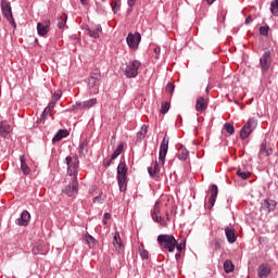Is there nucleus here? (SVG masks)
<instances>
[{
    "instance_id": "13",
    "label": "nucleus",
    "mask_w": 278,
    "mask_h": 278,
    "mask_svg": "<svg viewBox=\"0 0 278 278\" xmlns=\"http://www.w3.org/2000/svg\"><path fill=\"white\" fill-rule=\"evenodd\" d=\"M100 81H101V70L93 68L88 78L89 88H94V86H99Z\"/></svg>"
},
{
    "instance_id": "28",
    "label": "nucleus",
    "mask_w": 278,
    "mask_h": 278,
    "mask_svg": "<svg viewBox=\"0 0 278 278\" xmlns=\"http://www.w3.org/2000/svg\"><path fill=\"white\" fill-rule=\"evenodd\" d=\"M148 173L152 178H155L157 175H160V165L157 164V161L154 162V167H148Z\"/></svg>"
},
{
    "instance_id": "53",
    "label": "nucleus",
    "mask_w": 278,
    "mask_h": 278,
    "mask_svg": "<svg viewBox=\"0 0 278 278\" xmlns=\"http://www.w3.org/2000/svg\"><path fill=\"white\" fill-rule=\"evenodd\" d=\"M93 203H101V194L93 198Z\"/></svg>"
},
{
    "instance_id": "56",
    "label": "nucleus",
    "mask_w": 278,
    "mask_h": 278,
    "mask_svg": "<svg viewBox=\"0 0 278 278\" xmlns=\"http://www.w3.org/2000/svg\"><path fill=\"white\" fill-rule=\"evenodd\" d=\"M151 216H152V220H154V223H157V214L155 213H151Z\"/></svg>"
},
{
    "instance_id": "20",
    "label": "nucleus",
    "mask_w": 278,
    "mask_h": 278,
    "mask_svg": "<svg viewBox=\"0 0 278 278\" xmlns=\"http://www.w3.org/2000/svg\"><path fill=\"white\" fill-rule=\"evenodd\" d=\"M207 99L203 98V97H199L195 101V110L198 112H205L207 110Z\"/></svg>"
},
{
    "instance_id": "17",
    "label": "nucleus",
    "mask_w": 278,
    "mask_h": 278,
    "mask_svg": "<svg viewBox=\"0 0 278 278\" xmlns=\"http://www.w3.org/2000/svg\"><path fill=\"white\" fill-rule=\"evenodd\" d=\"M87 35L90 36V38H100V34L103 31V27H101V24H98L96 28H90L89 26L85 27Z\"/></svg>"
},
{
    "instance_id": "54",
    "label": "nucleus",
    "mask_w": 278,
    "mask_h": 278,
    "mask_svg": "<svg viewBox=\"0 0 278 278\" xmlns=\"http://www.w3.org/2000/svg\"><path fill=\"white\" fill-rule=\"evenodd\" d=\"M175 260L179 262L181 260V252L175 254Z\"/></svg>"
},
{
    "instance_id": "23",
    "label": "nucleus",
    "mask_w": 278,
    "mask_h": 278,
    "mask_svg": "<svg viewBox=\"0 0 278 278\" xmlns=\"http://www.w3.org/2000/svg\"><path fill=\"white\" fill-rule=\"evenodd\" d=\"M68 136H71V132L67 129H60L52 138V142H60V140L68 138Z\"/></svg>"
},
{
    "instance_id": "29",
    "label": "nucleus",
    "mask_w": 278,
    "mask_h": 278,
    "mask_svg": "<svg viewBox=\"0 0 278 278\" xmlns=\"http://www.w3.org/2000/svg\"><path fill=\"white\" fill-rule=\"evenodd\" d=\"M147 125L143 124L141 126V129L137 132V142H141V140H144V138L147 137Z\"/></svg>"
},
{
    "instance_id": "25",
    "label": "nucleus",
    "mask_w": 278,
    "mask_h": 278,
    "mask_svg": "<svg viewBox=\"0 0 278 278\" xmlns=\"http://www.w3.org/2000/svg\"><path fill=\"white\" fill-rule=\"evenodd\" d=\"M273 155V149H267L266 143H262L258 152V157H270Z\"/></svg>"
},
{
    "instance_id": "4",
    "label": "nucleus",
    "mask_w": 278,
    "mask_h": 278,
    "mask_svg": "<svg viewBox=\"0 0 278 278\" xmlns=\"http://www.w3.org/2000/svg\"><path fill=\"white\" fill-rule=\"evenodd\" d=\"M140 66H142V63H140L138 60L126 63L124 68L125 77H127V79H136V77H138Z\"/></svg>"
},
{
    "instance_id": "11",
    "label": "nucleus",
    "mask_w": 278,
    "mask_h": 278,
    "mask_svg": "<svg viewBox=\"0 0 278 278\" xmlns=\"http://www.w3.org/2000/svg\"><path fill=\"white\" fill-rule=\"evenodd\" d=\"M168 142L169 138L164 137L160 146L159 161L161 162L162 166H164V162H166V155L168 153Z\"/></svg>"
},
{
    "instance_id": "37",
    "label": "nucleus",
    "mask_w": 278,
    "mask_h": 278,
    "mask_svg": "<svg viewBox=\"0 0 278 278\" xmlns=\"http://www.w3.org/2000/svg\"><path fill=\"white\" fill-rule=\"evenodd\" d=\"M139 255L142 260H149V251L144 249V245H139Z\"/></svg>"
},
{
    "instance_id": "38",
    "label": "nucleus",
    "mask_w": 278,
    "mask_h": 278,
    "mask_svg": "<svg viewBox=\"0 0 278 278\" xmlns=\"http://www.w3.org/2000/svg\"><path fill=\"white\" fill-rule=\"evenodd\" d=\"M85 240L90 249H92V247H94V244H97V239H94V237H92L91 235H87L85 237Z\"/></svg>"
},
{
    "instance_id": "57",
    "label": "nucleus",
    "mask_w": 278,
    "mask_h": 278,
    "mask_svg": "<svg viewBox=\"0 0 278 278\" xmlns=\"http://www.w3.org/2000/svg\"><path fill=\"white\" fill-rule=\"evenodd\" d=\"M81 5H88V0H80Z\"/></svg>"
},
{
    "instance_id": "63",
    "label": "nucleus",
    "mask_w": 278,
    "mask_h": 278,
    "mask_svg": "<svg viewBox=\"0 0 278 278\" xmlns=\"http://www.w3.org/2000/svg\"><path fill=\"white\" fill-rule=\"evenodd\" d=\"M101 1L105 2V0H101Z\"/></svg>"
},
{
    "instance_id": "3",
    "label": "nucleus",
    "mask_w": 278,
    "mask_h": 278,
    "mask_svg": "<svg viewBox=\"0 0 278 278\" xmlns=\"http://www.w3.org/2000/svg\"><path fill=\"white\" fill-rule=\"evenodd\" d=\"M65 164L67 166V175L77 179V175H79V155L75 154L74 156H66Z\"/></svg>"
},
{
    "instance_id": "16",
    "label": "nucleus",
    "mask_w": 278,
    "mask_h": 278,
    "mask_svg": "<svg viewBox=\"0 0 278 278\" xmlns=\"http://www.w3.org/2000/svg\"><path fill=\"white\" fill-rule=\"evenodd\" d=\"M270 273H271V268H270V265L267 263L261 264L257 268V276L260 278H267L268 275H270Z\"/></svg>"
},
{
    "instance_id": "6",
    "label": "nucleus",
    "mask_w": 278,
    "mask_h": 278,
    "mask_svg": "<svg viewBox=\"0 0 278 278\" xmlns=\"http://www.w3.org/2000/svg\"><path fill=\"white\" fill-rule=\"evenodd\" d=\"M1 11L4 18L16 29V22H14V16L12 15V4L10 1L1 0Z\"/></svg>"
},
{
    "instance_id": "52",
    "label": "nucleus",
    "mask_w": 278,
    "mask_h": 278,
    "mask_svg": "<svg viewBox=\"0 0 278 278\" xmlns=\"http://www.w3.org/2000/svg\"><path fill=\"white\" fill-rule=\"evenodd\" d=\"M110 218H112V214H110V213H104L103 219H104V220H110Z\"/></svg>"
},
{
    "instance_id": "41",
    "label": "nucleus",
    "mask_w": 278,
    "mask_h": 278,
    "mask_svg": "<svg viewBox=\"0 0 278 278\" xmlns=\"http://www.w3.org/2000/svg\"><path fill=\"white\" fill-rule=\"evenodd\" d=\"M60 99H62V90H56L53 94H52V100L54 101L55 104L58 103V101H60Z\"/></svg>"
},
{
    "instance_id": "8",
    "label": "nucleus",
    "mask_w": 278,
    "mask_h": 278,
    "mask_svg": "<svg viewBox=\"0 0 278 278\" xmlns=\"http://www.w3.org/2000/svg\"><path fill=\"white\" fill-rule=\"evenodd\" d=\"M97 103H98L97 98H92L84 102H76L75 104L72 105V108L70 109V112H77L79 110H90V108H94Z\"/></svg>"
},
{
    "instance_id": "46",
    "label": "nucleus",
    "mask_w": 278,
    "mask_h": 278,
    "mask_svg": "<svg viewBox=\"0 0 278 278\" xmlns=\"http://www.w3.org/2000/svg\"><path fill=\"white\" fill-rule=\"evenodd\" d=\"M112 162H114V160H112V156H111L110 159H104L102 164L104 168H110V166H112Z\"/></svg>"
},
{
    "instance_id": "49",
    "label": "nucleus",
    "mask_w": 278,
    "mask_h": 278,
    "mask_svg": "<svg viewBox=\"0 0 278 278\" xmlns=\"http://www.w3.org/2000/svg\"><path fill=\"white\" fill-rule=\"evenodd\" d=\"M162 49L160 47H155L154 48V53L156 54V60L160 59V53H161Z\"/></svg>"
},
{
    "instance_id": "18",
    "label": "nucleus",
    "mask_w": 278,
    "mask_h": 278,
    "mask_svg": "<svg viewBox=\"0 0 278 278\" xmlns=\"http://www.w3.org/2000/svg\"><path fill=\"white\" fill-rule=\"evenodd\" d=\"M225 236L229 244H233L236 240H238V235H236V229L230 228L229 226L225 228Z\"/></svg>"
},
{
    "instance_id": "39",
    "label": "nucleus",
    "mask_w": 278,
    "mask_h": 278,
    "mask_svg": "<svg viewBox=\"0 0 278 278\" xmlns=\"http://www.w3.org/2000/svg\"><path fill=\"white\" fill-rule=\"evenodd\" d=\"M224 129L227 131V134H230V136H233V134H236V128L233 127V124L226 123L224 125Z\"/></svg>"
},
{
    "instance_id": "30",
    "label": "nucleus",
    "mask_w": 278,
    "mask_h": 278,
    "mask_svg": "<svg viewBox=\"0 0 278 278\" xmlns=\"http://www.w3.org/2000/svg\"><path fill=\"white\" fill-rule=\"evenodd\" d=\"M31 251L34 255H47V252H45L43 250L42 243H37Z\"/></svg>"
},
{
    "instance_id": "32",
    "label": "nucleus",
    "mask_w": 278,
    "mask_h": 278,
    "mask_svg": "<svg viewBox=\"0 0 278 278\" xmlns=\"http://www.w3.org/2000/svg\"><path fill=\"white\" fill-rule=\"evenodd\" d=\"M236 266H233V263L229 260H226L224 262V270L227 275H229V273H233Z\"/></svg>"
},
{
    "instance_id": "50",
    "label": "nucleus",
    "mask_w": 278,
    "mask_h": 278,
    "mask_svg": "<svg viewBox=\"0 0 278 278\" xmlns=\"http://www.w3.org/2000/svg\"><path fill=\"white\" fill-rule=\"evenodd\" d=\"M152 214H160V205L157 204V202L154 205V208L152 211Z\"/></svg>"
},
{
    "instance_id": "10",
    "label": "nucleus",
    "mask_w": 278,
    "mask_h": 278,
    "mask_svg": "<svg viewBox=\"0 0 278 278\" xmlns=\"http://www.w3.org/2000/svg\"><path fill=\"white\" fill-rule=\"evenodd\" d=\"M77 192H79V181L77 180V178H73L71 184L65 186V188L63 189V194H65L66 197H75Z\"/></svg>"
},
{
    "instance_id": "40",
    "label": "nucleus",
    "mask_w": 278,
    "mask_h": 278,
    "mask_svg": "<svg viewBox=\"0 0 278 278\" xmlns=\"http://www.w3.org/2000/svg\"><path fill=\"white\" fill-rule=\"evenodd\" d=\"M168 110H170V102H165L161 104V114H168Z\"/></svg>"
},
{
    "instance_id": "55",
    "label": "nucleus",
    "mask_w": 278,
    "mask_h": 278,
    "mask_svg": "<svg viewBox=\"0 0 278 278\" xmlns=\"http://www.w3.org/2000/svg\"><path fill=\"white\" fill-rule=\"evenodd\" d=\"M251 21H252V17H251V15H249V16L245 18V21H244V25H249V24L251 23Z\"/></svg>"
},
{
    "instance_id": "5",
    "label": "nucleus",
    "mask_w": 278,
    "mask_h": 278,
    "mask_svg": "<svg viewBox=\"0 0 278 278\" xmlns=\"http://www.w3.org/2000/svg\"><path fill=\"white\" fill-rule=\"evenodd\" d=\"M255 127H257V119L255 117H251L248 122L243 125L240 131L241 140H247L255 131Z\"/></svg>"
},
{
    "instance_id": "24",
    "label": "nucleus",
    "mask_w": 278,
    "mask_h": 278,
    "mask_svg": "<svg viewBox=\"0 0 278 278\" xmlns=\"http://www.w3.org/2000/svg\"><path fill=\"white\" fill-rule=\"evenodd\" d=\"M20 162L23 175H29V173H31V168L29 167V165H27V160H25V155H20Z\"/></svg>"
},
{
    "instance_id": "9",
    "label": "nucleus",
    "mask_w": 278,
    "mask_h": 278,
    "mask_svg": "<svg viewBox=\"0 0 278 278\" xmlns=\"http://www.w3.org/2000/svg\"><path fill=\"white\" fill-rule=\"evenodd\" d=\"M140 40H142V36L138 31L135 34L130 33L126 37L127 45L129 49H132V51H136L138 47H140Z\"/></svg>"
},
{
    "instance_id": "43",
    "label": "nucleus",
    "mask_w": 278,
    "mask_h": 278,
    "mask_svg": "<svg viewBox=\"0 0 278 278\" xmlns=\"http://www.w3.org/2000/svg\"><path fill=\"white\" fill-rule=\"evenodd\" d=\"M66 21H67L66 16L65 17L61 16L59 18V22H58L59 29H64V27H66Z\"/></svg>"
},
{
    "instance_id": "35",
    "label": "nucleus",
    "mask_w": 278,
    "mask_h": 278,
    "mask_svg": "<svg viewBox=\"0 0 278 278\" xmlns=\"http://www.w3.org/2000/svg\"><path fill=\"white\" fill-rule=\"evenodd\" d=\"M111 8L114 14H118V11L121 10V0L111 1Z\"/></svg>"
},
{
    "instance_id": "14",
    "label": "nucleus",
    "mask_w": 278,
    "mask_h": 278,
    "mask_svg": "<svg viewBox=\"0 0 278 278\" xmlns=\"http://www.w3.org/2000/svg\"><path fill=\"white\" fill-rule=\"evenodd\" d=\"M12 126L8 121L0 122V138H10V136H12Z\"/></svg>"
},
{
    "instance_id": "42",
    "label": "nucleus",
    "mask_w": 278,
    "mask_h": 278,
    "mask_svg": "<svg viewBox=\"0 0 278 278\" xmlns=\"http://www.w3.org/2000/svg\"><path fill=\"white\" fill-rule=\"evenodd\" d=\"M211 247L214 249V251H218V249L222 247L220 239H214L211 243Z\"/></svg>"
},
{
    "instance_id": "48",
    "label": "nucleus",
    "mask_w": 278,
    "mask_h": 278,
    "mask_svg": "<svg viewBox=\"0 0 278 278\" xmlns=\"http://www.w3.org/2000/svg\"><path fill=\"white\" fill-rule=\"evenodd\" d=\"M156 223H160L161 227H166V220H164V217L159 216Z\"/></svg>"
},
{
    "instance_id": "31",
    "label": "nucleus",
    "mask_w": 278,
    "mask_h": 278,
    "mask_svg": "<svg viewBox=\"0 0 278 278\" xmlns=\"http://www.w3.org/2000/svg\"><path fill=\"white\" fill-rule=\"evenodd\" d=\"M53 108H55V101H50L47 108L43 110L41 118H47V116H49V112H51Z\"/></svg>"
},
{
    "instance_id": "60",
    "label": "nucleus",
    "mask_w": 278,
    "mask_h": 278,
    "mask_svg": "<svg viewBox=\"0 0 278 278\" xmlns=\"http://www.w3.org/2000/svg\"><path fill=\"white\" fill-rule=\"evenodd\" d=\"M127 12H128V14H129L130 12H134V7H129V9L127 10Z\"/></svg>"
},
{
    "instance_id": "44",
    "label": "nucleus",
    "mask_w": 278,
    "mask_h": 278,
    "mask_svg": "<svg viewBox=\"0 0 278 278\" xmlns=\"http://www.w3.org/2000/svg\"><path fill=\"white\" fill-rule=\"evenodd\" d=\"M270 29L269 26H261L260 27V34L261 36H268V30Z\"/></svg>"
},
{
    "instance_id": "12",
    "label": "nucleus",
    "mask_w": 278,
    "mask_h": 278,
    "mask_svg": "<svg viewBox=\"0 0 278 278\" xmlns=\"http://www.w3.org/2000/svg\"><path fill=\"white\" fill-rule=\"evenodd\" d=\"M49 31H51V21L50 20H46L43 22L37 23L38 36H41L42 38H45L47 36V34H49Z\"/></svg>"
},
{
    "instance_id": "58",
    "label": "nucleus",
    "mask_w": 278,
    "mask_h": 278,
    "mask_svg": "<svg viewBox=\"0 0 278 278\" xmlns=\"http://www.w3.org/2000/svg\"><path fill=\"white\" fill-rule=\"evenodd\" d=\"M206 1V3L208 4V5H212V3H214V1H216V0H205Z\"/></svg>"
},
{
    "instance_id": "26",
    "label": "nucleus",
    "mask_w": 278,
    "mask_h": 278,
    "mask_svg": "<svg viewBox=\"0 0 278 278\" xmlns=\"http://www.w3.org/2000/svg\"><path fill=\"white\" fill-rule=\"evenodd\" d=\"M176 156L178 157V160H180L181 162H186L188 160V157L190 156V152L188 151V149L181 147L178 151V153L176 154Z\"/></svg>"
},
{
    "instance_id": "62",
    "label": "nucleus",
    "mask_w": 278,
    "mask_h": 278,
    "mask_svg": "<svg viewBox=\"0 0 278 278\" xmlns=\"http://www.w3.org/2000/svg\"><path fill=\"white\" fill-rule=\"evenodd\" d=\"M72 39L73 40L77 39V35H72Z\"/></svg>"
},
{
    "instance_id": "59",
    "label": "nucleus",
    "mask_w": 278,
    "mask_h": 278,
    "mask_svg": "<svg viewBox=\"0 0 278 278\" xmlns=\"http://www.w3.org/2000/svg\"><path fill=\"white\" fill-rule=\"evenodd\" d=\"M166 220L170 222V214L166 212Z\"/></svg>"
},
{
    "instance_id": "47",
    "label": "nucleus",
    "mask_w": 278,
    "mask_h": 278,
    "mask_svg": "<svg viewBox=\"0 0 278 278\" xmlns=\"http://www.w3.org/2000/svg\"><path fill=\"white\" fill-rule=\"evenodd\" d=\"M219 18L222 20V23L225 22V18H227V9H222L219 11Z\"/></svg>"
},
{
    "instance_id": "22",
    "label": "nucleus",
    "mask_w": 278,
    "mask_h": 278,
    "mask_svg": "<svg viewBox=\"0 0 278 278\" xmlns=\"http://www.w3.org/2000/svg\"><path fill=\"white\" fill-rule=\"evenodd\" d=\"M113 245L115 247L116 251H118V253L123 251V240L121 239V232L118 231L114 233Z\"/></svg>"
},
{
    "instance_id": "45",
    "label": "nucleus",
    "mask_w": 278,
    "mask_h": 278,
    "mask_svg": "<svg viewBox=\"0 0 278 278\" xmlns=\"http://www.w3.org/2000/svg\"><path fill=\"white\" fill-rule=\"evenodd\" d=\"M165 91L168 93H173L175 91V84L168 83L165 87Z\"/></svg>"
},
{
    "instance_id": "51",
    "label": "nucleus",
    "mask_w": 278,
    "mask_h": 278,
    "mask_svg": "<svg viewBox=\"0 0 278 278\" xmlns=\"http://www.w3.org/2000/svg\"><path fill=\"white\" fill-rule=\"evenodd\" d=\"M128 8H134L136 5V0H127Z\"/></svg>"
},
{
    "instance_id": "1",
    "label": "nucleus",
    "mask_w": 278,
    "mask_h": 278,
    "mask_svg": "<svg viewBox=\"0 0 278 278\" xmlns=\"http://www.w3.org/2000/svg\"><path fill=\"white\" fill-rule=\"evenodd\" d=\"M156 240L161 249L168 253H175V249L181 253L186 249V238L177 240L173 235H159Z\"/></svg>"
},
{
    "instance_id": "7",
    "label": "nucleus",
    "mask_w": 278,
    "mask_h": 278,
    "mask_svg": "<svg viewBox=\"0 0 278 278\" xmlns=\"http://www.w3.org/2000/svg\"><path fill=\"white\" fill-rule=\"evenodd\" d=\"M273 64V55L270 50H266L260 58V66L262 73H268L270 71V66Z\"/></svg>"
},
{
    "instance_id": "21",
    "label": "nucleus",
    "mask_w": 278,
    "mask_h": 278,
    "mask_svg": "<svg viewBox=\"0 0 278 278\" xmlns=\"http://www.w3.org/2000/svg\"><path fill=\"white\" fill-rule=\"evenodd\" d=\"M263 210H267L268 212H275L277 208V202L275 200L265 199L262 202Z\"/></svg>"
},
{
    "instance_id": "33",
    "label": "nucleus",
    "mask_w": 278,
    "mask_h": 278,
    "mask_svg": "<svg viewBox=\"0 0 278 278\" xmlns=\"http://www.w3.org/2000/svg\"><path fill=\"white\" fill-rule=\"evenodd\" d=\"M125 148V146L123 143H119L117 146V148L114 150V152L111 155V160H116V157H118V155H121V153H123V149Z\"/></svg>"
},
{
    "instance_id": "36",
    "label": "nucleus",
    "mask_w": 278,
    "mask_h": 278,
    "mask_svg": "<svg viewBox=\"0 0 278 278\" xmlns=\"http://www.w3.org/2000/svg\"><path fill=\"white\" fill-rule=\"evenodd\" d=\"M270 12L274 16H278V0H273L270 2Z\"/></svg>"
},
{
    "instance_id": "27",
    "label": "nucleus",
    "mask_w": 278,
    "mask_h": 278,
    "mask_svg": "<svg viewBox=\"0 0 278 278\" xmlns=\"http://www.w3.org/2000/svg\"><path fill=\"white\" fill-rule=\"evenodd\" d=\"M87 147L88 139H84L83 141H80V144L78 147L79 157H86V154L88 153V150H86Z\"/></svg>"
},
{
    "instance_id": "34",
    "label": "nucleus",
    "mask_w": 278,
    "mask_h": 278,
    "mask_svg": "<svg viewBox=\"0 0 278 278\" xmlns=\"http://www.w3.org/2000/svg\"><path fill=\"white\" fill-rule=\"evenodd\" d=\"M237 177H240V179L247 180L251 177V172H242V169H238L236 173Z\"/></svg>"
},
{
    "instance_id": "15",
    "label": "nucleus",
    "mask_w": 278,
    "mask_h": 278,
    "mask_svg": "<svg viewBox=\"0 0 278 278\" xmlns=\"http://www.w3.org/2000/svg\"><path fill=\"white\" fill-rule=\"evenodd\" d=\"M29 220H31V214L25 210L21 213L20 218L15 219V224H17L18 227H27Z\"/></svg>"
},
{
    "instance_id": "2",
    "label": "nucleus",
    "mask_w": 278,
    "mask_h": 278,
    "mask_svg": "<svg viewBox=\"0 0 278 278\" xmlns=\"http://www.w3.org/2000/svg\"><path fill=\"white\" fill-rule=\"evenodd\" d=\"M127 163L125 161H121L117 166V184L119 188V192H127Z\"/></svg>"
},
{
    "instance_id": "61",
    "label": "nucleus",
    "mask_w": 278,
    "mask_h": 278,
    "mask_svg": "<svg viewBox=\"0 0 278 278\" xmlns=\"http://www.w3.org/2000/svg\"><path fill=\"white\" fill-rule=\"evenodd\" d=\"M103 225H108V219H102Z\"/></svg>"
},
{
    "instance_id": "19",
    "label": "nucleus",
    "mask_w": 278,
    "mask_h": 278,
    "mask_svg": "<svg viewBox=\"0 0 278 278\" xmlns=\"http://www.w3.org/2000/svg\"><path fill=\"white\" fill-rule=\"evenodd\" d=\"M217 197H218V186L212 185L211 186V197L208 199V204L211 206H208V210H212V207H214Z\"/></svg>"
}]
</instances>
